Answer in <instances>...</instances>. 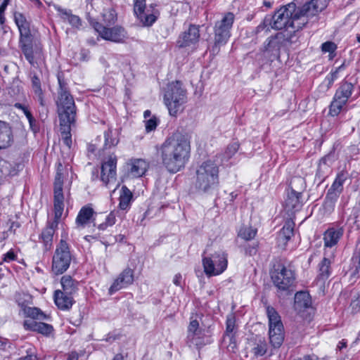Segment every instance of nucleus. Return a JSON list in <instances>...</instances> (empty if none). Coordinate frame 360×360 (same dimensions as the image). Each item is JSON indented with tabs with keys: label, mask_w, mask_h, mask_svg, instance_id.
<instances>
[{
	"label": "nucleus",
	"mask_w": 360,
	"mask_h": 360,
	"mask_svg": "<svg viewBox=\"0 0 360 360\" xmlns=\"http://www.w3.org/2000/svg\"><path fill=\"white\" fill-rule=\"evenodd\" d=\"M201 334L202 331L199 328L198 321L196 319L191 320L188 328L187 344L188 346L191 347L193 345L198 346L200 345V338Z\"/></svg>",
	"instance_id": "4be33fe9"
},
{
	"label": "nucleus",
	"mask_w": 360,
	"mask_h": 360,
	"mask_svg": "<svg viewBox=\"0 0 360 360\" xmlns=\"http://www.w3.org/2000/svg\"><path fill=\"white\" fill-rule=\"evenodd\" d=\"M72 295L69 293H65L60 290H56L53 295L56 305L61 310L70 309L75 302Z\"/></svg>",
	"instance_id": "412c9836"
},
{
	"label": "nucleus",
	"mask_w": 360,
	"mask_h": 360,
	"mask_svg": "<svg viewBox=\"0 0 360 360\" xmlns=\"http://www.w3.org/2000/svg\"><path fill=\"white\" fill-rule=\"evenodd\" d=\"M72 260L70 246L66 240L61 239L57 245L52 259V271L56 274H62L69 268Z\"/></svg>",
	"instance_id": "1a4fd4ad"
},
{
	"label": "nucleus",
	"mask_w": 360,
	"mask_h": 360,
	"mask_svg": "<svg viewBox=\"0 0 360 360\" xmlns=\"http://www.w3.org/2000/svg\"><path fill=\"white\" fill-rule=\"evenodd\" d=\"M13 141V132L9 124L0 120V149L6 148Z\"/></svg>",
	"instance_id": "b1692460"
},
{
	"label": "nucleus",
	"mask_w": 360,
	"mask_h": 360,
	"mask_svg": "<svg viewBox=\"0 0 360 360\" xmlns=\"http://www.w3.org/2000/svg\"><path fill=\"white\" fill-rule=\"evenodd\" d=\"M256 234V229H254L252 226H243L240 229L238 236L245 240H250L253 239Z\"/></svg>",
	"instance_id": "ea45409f"
},
{
	"label": "nucleus",
	"mask_w": 360,
	"mask_h": 360,
	"mask_svg": "<svg viewBox=\"0 0 360 360\" xmlns=\"http://www.w3.org/2000/svg\"><path fill=\"white\" fill-rule=\"evenodd\" d=\"M329 189L341 194L343 191V186H342V185L338 184V183L334 181L332 186H330V188Z\"/></svg>",
	"instance_id": "680f3d73"
},
{
	"label": "nucleus",
	"mask_w": 360,
	"mask_h": 360,
	"mask_svg": "<svg viewBox=\"0 0 360 360\" xmlns=\"http://www.w3.org/2000/svg\"><path fill=\"white\" fill-rule=\"evenodd\" d=\"M349 219L353 220L354 223H356L360 220V204L353 207Z\"/></svg>",
	"instance_id": "3c124183"
},
{
	"label": "nucleus",
	"mask_w": 360,
	"mask_h": 360,
	"mask_svg": "<svg viewBox=\"0 0 360 360\" xmlns=\"http://www.w3.org/2000/svg\"><path fill=\"white\" fill-rule=\"evenodd\" d=\"M20 46L25 58L32 65L42 60V47L40 44H34L33 38L20 41Z\"/></svg>",
	"instance_id": "2eb2a0df"
},
{
	"label": "nucleus",
	"mask_w": 360,
	"mask_h": 360,
	"mask_svg": "<svg viewBox=\"0 0 360 360\" xmlns=\"http://www.w3.org/2000/svg\"><path fill=\"white\" fill-rule=\"evenodd\" d=\"M116 165L117 157L114 154L109 155L107 160L102 163L101 179L105 186L112 182H115Z\"/></svg>",
	"instance_id": "dca6fc26"
},
{
	"label": "nucleus",
	"mask_w": 360,
	"mask_h": 360,
	"mask_svg": "<svg viewBox=\"0 0 360 360\" xmlns=\"http://www.w3.org/2000/svg\"><path fill=\"white\" fill-rule=\"evenodd\" d=\"M53 328L51 325L44 322H38L35 332L44 335H49L53 332Z\"/></svg>",
	"instance_id": "37998d69"
},
{
	"label": "nucleus",
	"mask_w": 360,
	"mask_h": 360,
	"mask_svg": "<svg viewBox=\"0 0 360 360\" xmlns=\"http://www.w3.org/2000/svg\"><path fill=\"white\" fill-rule=\"evenodd\" d=\"M15 106L17 108H19V109H21L23 112L25 113L26 111L28 110L27 108L25 107V105H23L21 103H17L15 104Z\"/></svg>",
	"instance_id": "774afa93"
},
{
	"label": "nucleus",
	"mask_w": 360,
	"mask_h": 360,
	"mask_svg": "<svg viewBox=\"0 0 360 360\" xmlns=\"http://www.w3.org/2000/svg\"><path fill=\"white\" fill-rule=\"evenodd\" d=\"M134 281V271L127 267L124 269L109 288V293L112 295L114 292L126 288L131 285Z\"/></svg>",
	"instance_id": "f3484780"
},
{
	"label": "nucleus",
	"mask_w": 360,
	"mask_h": 360,
	"mask_svg": "<svg viewBox=\"0 0 360 360\" xmlns=\"http://www.w3.org/2000/svg\"><path fill=\"white\" fill-rule=\"evenodd\" d=\"M88 20L95 31L105 40L122 43L127 38V32L122 26L116 25L108 27L90 17L88 18Z\"/></svg>",
	"instance_id": "9d476101"
},
{
	"label": "nucleus",
	"mask_w": 360,
	"mask_h": 360,
	"mask_svg": "<svg viewBox=\"0 0 360 360\" xmlns=\"http://www.w3.org/2000/svg\"><path fill=\"white\" fill-rule=\"evenodd\" d=\"M200 37L199 27L196 25H190L188 31L184 32L177 41L178 46L181 48L186 47L195 44Z\"/></svg>",
	"instance_id": "6ab92c4d"
},
{
	"label": "nucleus",
	"mask_w": 360,
	"mask_h": 360,
	"mask_svg": "<svg viewBox=\"0 0 360 360\" xmlns=\"http://www.w3.org/2000/svg\"><path fill=\"white\" fill-rule=\"evenodd\" d=\"M62 170L63 165L59 163L54 180V219L51 221H48L46 226L43 229L39 236L44 243L45 251L50 250L52 248L53 235L63 212V175Z\"/></svg>",
	"instance_id": "7ed1b4c3"
},
{
	"label": "nucleus",
	"mask_w": 360,
	"mask_h": 360,
	"mask_svg": "<svg viewBox=\"0 0 360 360\" xmlns=\"http://www.w3.org/2000/svg\"><path fill=\"white\" fill-rule=\"evenodd\" d=\"M134 11L143 26H151L158 19L160 12L150 4L146 8V0H136Z\"/></svg>",
	"instance_id": "4468645a"
},
{
	"label": "nucleus",
	"mask_w": 360,
	"mask_h": 360,
	"mask_svg": "<svg viewBox=\"0 0 360 360\" xmlns=\"http://www.w3.org/2000/svg\"><path fill=\"white\" fill-rule=\"evenodd\" d=\"M343 234L342 229L330 228L324 233L323 240L326 247L335 245Z\"/></svg>",
	"instance_id": "c756f323"
},
{
	"label": "nucleus",
	"mask_w": 360,
	"mask_h": 360,
	"mask_svg": "<svg viewBox=\"0 0 360 360\" xmlns=\"http://www.w3.org/2000/svg\"><path fill=\"white\" fill-rule=\"evenodd\" d=\"M118 143L117 132L113 131L111 128L104 132V145L102 148L103 150L117 146Z\"/></svg>",
	"instance_id": "c9c22d12"
},
{
	"label": "nucleus",
	"mask_w": 360,
	"mask_h": 360,
	"mask_svg": "<svg viewBox=\"0 0 360 360\" xmlns=\"http://www.w3.org/2000/svg\"><path fill=\"white\" fill-rule=\"evenodd\" d=\"M37 354L33 352L32 348L27 350V355L18 359L17 360H37Z\"/></svg>",
	"instance_id": "4d7b16f0"
},
{
	"label": "nucleus",
	"mask_w": 360,
	"mask_h": 360,
	"mask_svg": "<svg viewBox=\"0 0 360 360\" xmlns=\"http://www.w3.org/2000/svg\"><path fill=\"white\" fill-rule=\"evenodd\" d=\"M157 156L162 167L169 173L183 169L191 155L190 140L186 135L174 133L162 143L155 146Z\"/></svg>",
	"instance_id": "f03ea898"
},
{
	"label": "nucleus",
	"mask_w": 360,
	"mask_h": 360,
	"mask_svg": "<svg viewBox=\"0 0 360 360\" xmlns=\"http://www.w3.org/2000/svg\"><path fill=\"white\" fill-rule=\"evenodd\" d=\"M23 311L26 316L33 319H44L46 317L44 313L37 307H25Z\"/></svg>",
	"instance_id": "a19ab883"
},
{
	"label": "nucleus",
	"mask_w": 360,
	"mask_h": 360,
	"mask_svg": "<svg viewBox=\"0 0 360 360\" xmlns=\"http://www.w3.org/2000/svg\"><path fill=\"white\" fill-rule=\"evenodd\" d=\"M60 283L62 285V292L73 295L77 290L78 282L73 280L70 276H63L61 278Z\"/></svg>",
	"instance_id": "72a5a7b5"
},
{
	"label": "nucleus",
	"mask_w": 360,
	"mask_h": 360,
	"mask_svg": "<svg viewBox=\"0 0 360 360\" xmlns=\"http://www.w3.org/2000/svg\"><path fill=\"white\" fill-rule=\"evenodd\" d=\"M235 20V15L231 12L224 14L222 18L215 22L214 27V44L211 48L213 54L219 52L220 47L225 45L231 37V30Z\"/></svg>",
	"instance_id": "0eeeda50"
},
{
	"label": "nucleus",
	"mask_w": 360,
	"mask_h": 360,
	"mask_svg": "<svg viewBox=\"0 0 360 360\" xmlns=\"http://www.w3.org/2000/svg\"><path fill=\"white\" fill-rule=\"evenodd\" d=\"M103 22L105 24V26H110L114 25L117 20V16L115 11L110 10L107 13L103 14Z\"/></svg>",
	"instance_id": "c03bdc74"
},
{
	"label": "nucleus",
	"mask_w": 360,
	"mask_h": 360,
	"mask_svg": "<svg viewBox=\"0 0 360 360\" xmlns=\"http://www.w3.org/2000/svg\"><path fill=\"white\" fill-rule=\"evenodd\" d=\"M67 360H78V354L75 352H72L69 354Z\"/></svg>",
	"instance_id": "338daca9"
},
{
	"label": "nucleus",
	"mask_w": 360,
	"mask_h": 360,
	"mask_svg": "<svg viewBox=\"0 0 360 360\" xmlns=\"http://www.w3.org/2000/svg\"><path fill=\"white\" fill-rule=\"evenodd\" d=\"M302 194L292 191H288L287 197L285 200L284 206L288 212H296L302 207L301 202Z\"/></svg>",
	"instance_id": "bb28decb"
},
{
	"label": "nucleus",
	"mask_w": 360,
	"mask_h": 360,
	"mask_svg": "<svg viewBox=\"0 0 360 360\" xmlns=\"http://www.w3.org/2000/svg\"><path fill=\"white\" fill-rule=\"evenodd\" d=\"M128 175L132 178L142 176L146 172L148 165L143 159H135L128 164Z\"/></svg>",
	"instance_id": "5701e85b"
},
{
	"label": "nucleus",
	"mask_w": 360,
	"mask_h": 360,
	"mask_svg": "<svg viewBox=\"0 0 360 360\" xmlns=\"http://www.w3.org/2000/svg\"><path fill=\"white\" fill-rule=\"evenodd\" d=\"M257 252V245L249 246L245 248V254L248 255H255Z\"/></svg>",
	"instance_id": "052dcab7"
},
{
	"label": "nucleus",
	"mask_w": 360,
	"mask_h": 360,
	"mask_svg": "<svg viewBox=\"0 0 360 360\" xmlns=\"http://www.w3.org/2000/svg\"><path fill=\"white\" fill-rule=\"evenodd\" d=\"M14 20L18 27L27 21L25 17L20 13H15L14 14Z\"/></svg>",
	"instance_id": "bf43d9fd"
},
{
	"label": "nucleus",
	"mask_w": 360,
	"mask_h": 360,
	"mask_svg": "<svg viewBox=\"0 0 360 360\" xmlns=\"http://www.w3.org/2000/svg\"><path fill=\"white\" fill-rule=\"evenodd\" d=\"M290 191L302 194L306 188L305 179L300 176H294L290 180Z\"/></svg>",
	"instance_id": "4c0bfd02"
},
{
	"label": "nucleus",
	"mask_w": 360,
	"mask_h": 360,
	"mask_svg": "<svg viewBox=\"0 0 360 360\" xmlns=\"http://www.w3.org/2000/svg\"><path fill=\"white\" fill-rule=\"evenodd\" d=\"M297 41L298 36L295 34V32L285 30L268 37L263 44L262 51L265 57L273 60L280 57L282 47L290 46Z\"/></svg>",
	"instance_id": "39448f33"
},
{
	"label": "nucleus",
	"mask_w": 360,
	"mask_h": 360,
	"mask_svg": "<svg viewBox=\"0 0 360 360\" xmlns=\"http://www.w3.org/2000/svg\"><path fill=\"white\" fill-rule=\"evenodd\" d=\"M96 212L91 205L83 206L78 212L75 219L76 229H82L91 223H94V214ZM95 226V224H94Z\"/></svg>",
	"instance_id": "a211bd4d"
},
{
	"label": "nucleus",
	"mask_w": 360,
	"mask_h": 360,
	"mask_svg": "<svg viewBox=\"0 0 360 360\" xmlns=\"http://www.w3.org/2000/svg\"><path fill=\"white\" fill-rule=\"evenodd\" d=\"M269 336L271 345L275 348L280 347L284 340L283 326L278 325L277 327L269 328Z\"/></svg>",
	"instance_id": "cd10ccee"
},
{
	"label": "nucleus",
	"mask_w": 360,
	"mask_h": 360,
	"mask_svg": "<svg viewBox=\"0 0 360 360\" xmlns=\"http://www.w3.org/2000/svg\"><path fill=\"white\" fill-rule=\"evenodd\" d=\"M248 349L249 353L257 358L266 353L268 344L264 338L256 336L250 340Z\"/></svg>",
	"instance_id": "aec40b11"
},
{
	"label": "nucleus",
	"mask_w": 360,
	"mask_h": 360,
	"mask_svg": "<svg viewBox=\"0 0 360 360\" xmlns=\"http://www.w3.org/2000/svg\"><path fill=\"white\" fill-rule=\"evenodd\" d=\"M331 263L330 259L324 257L319 264V274L316 277L318 281L324 283L329 278L331 274Z\"/></svg>",
	"instance_id": "7c9ffc66"
},
{
	"label": "nucleus",
	"mask_w": 360,
	"mask_h": 360,
	"mask_svg": "<svg viewBox=\"0 0 360 360\" xmlns=\"http://www.w3.org/2000/svg\"><path fill=\"white\" fill-rule=\"evenodd\" d=\"M350 303L348 307L349 313L352 315L360 313V290L353 289L350 291Z\"/></svg>",
	"instance_id": "473e14b6"
},
{
	"label": "nucleus",
	"mask_w": 360,
	"mask_h": 360,
	"mask_svg": "<svg viewBox=\"0 0 360 360\" xmlns=\"http://www.w3.org/2000/svg\"><path fill=\"white\" fill-rule=\"evenodd\" d=\"M18 27L19 29L20 34V41H22L33 38L32 35L30 33V23L27 20L26 22H24V23H22Z\"/></svg>",
	"instance_id": "79ce46f5"
},
{
	"label": "nucleus",
	"mask_w": 360,
	"mask_h": 360,
	"mask_svg": "<svg viewBox=\"0 0 360 360\" xmlns=\"http://www.w3.org/2000/svg\"><path fill=\"white\" fill-rule=\"evenodd\" d=\"M55 9L58 12L60 17L64 21H68L72 27L79 28L82 25L80 18L73 15L70 10L62 8L59 6H54Z\"/></svg>",
	"instance_id": "c85d7f7f"
},
{
	"label": "nucleus",
	"mask_w": 360,
	"mask_h": 360,
	"mask_svg": "<svg viewBox=\"0 0 360 360\" xmlns=\"http://www.w3.org/2000/svg\"><path fill=\"white\" fill-rule=\"evenodd\" d=\"M158 126V120L155 117H153L146 121V130L148 132L152 131L156 129Z\"/></svg>",
	"instance_id": "8fccbe9b"
},
{
	"label": "nucleus",
	"mask_w": 360,
	"mask_h": 360,
	"mask_svg": "<svg viewBox=\"0 0 360 360\" xmlns=\"http://www.w3.org/2000/svg\"><path fill=\"white\" fill-rule=\"evenodd\" d=\"M38 322L34 320H25L23 322L24 328L27 330L34 331L37 328Z\"/></svg>",
	"instance_id": "864d4df0"
},
{
	"label": "nucleus",
	"mask_w": 360,
	"mask_h": 360,
	"mask_svg": "<svg viewBox=\"0 0 360 360\" xmlns=\"http://www.w3.org/2000/svg\"><path fill=\"white\" fill-rule=\"evenodd\" d=\"M337 49V45L333 41H326L322 44L321 50L323 52H328L330 54H333Z\"/></svg>",
	"instance_id": "09e8293b"
},
{
	"label": "nucleus",
	"mask_w": 360,
	"mask_h": 360,
	"mask_svg": "<svg viewBox=\"0 0 360 360\" xmlns=\"http://www.w3.org/2000/svg\"><path fill=\"white\" fill-rule=\"evenodd\" d=\"M16 259L17 255L15 254L13 250H11L4 255L3 261L5 262H10L16 260Z\"/></svg>",
	"instance_id": "13d9d810"
},
{
	"label": "nucleus",
	"mask_w": 360,
	"mask_h": 360,
	"mask_svg": "<svg viewBox=\"0 0 360 360\" xmlns=\"http://www.w3.org/2000/svg\"><path fill=\"white\" fill-rule=\"evenodd\" d=\"M271 278L274 285L281 291H287L293 285L295 273L281 263L274 266L271 272Z\"/></svg>",
	"instance_id": "f8f14e48"
},
{
	"label": "nucleus",
	"mask_w": 360,
	"mask_h": 360,
	"mask_svg": "<svg viewBox=\"0 0 360 360\" xmlns=\"http://www.w3.org/2000/svg\"><path fill=\"white\" fill-rule=\"evenodd\" d=\"M75 124V122H60V130L62 134V139L64 144L68 148L71 147L72 139H71V126Z\"/></svg>",
	"instance_id": "f704fd0d"
},
{
	"label": "nucleus",
	"mask_w": 360,
	"mask_h": 360,
	"mask_svg": "<svg viewBox=\"0 0 360 360\" xmlns=\"http://www.w3.org/2000/svg\"><path fill=\"white\" fill-rule=\"evenodd\" d=\"M31 75L32 88L34 93V96L40 105L44 106L45 103L44 100V92L41 89V79L35 72H32Z\"/></svg>",
	"instance_id": "2f4dec72"
},
{
	"label": "nucleus",
	"mask_w": 360,
	"mask_h": 360,
	"mask_svg": "<svg viewBox=\"0 0 360 360\" xmlns=\"http://www.w3.org/2000/svg\"><path fill=\"white\" fill-rule=\"evenodd\" d=\"M354 86L352 83L345 82L342 83L337 89L333 100L330 105L329 113L332 116H337L347 103L352 95Z\"/></svg>",
	"instance_id": "ddd939ff"
},
{
	"label": "nucleus",
	"mask_w": 360,
	"mask_h": 360,
	"mask_svg": "<svg viewBox=\"0 0 360 360\" xmlns=\"http://www.w3.org/2000/svg\"><path fill=\"white\" fill-rule=\"evenodd\" d=\"M345 68V63L344 62L341 65H340L333 73H332V78H331V82H333L335 79L338 77V74L340 71L343 70Z\"/></svg>",
	"instance_id": "e2e57ef3"
},
{
	"label": "nucleus",
	"mask_w": 360,
	"mask_h": 360,
	"mask_svg": "<svg viewBox=\"0 0 360 360\" xmlns=\"http://www.w3.org/2000/svg\"><path fill=\"white\" fill-rule=\"evenodd\" d=\"M349 174L347 172L342 171L338 174L335 181L338 183L339 185H342L343 186L344 183L348 179Z\"/></svg>",
	"instance_id": "5fc2aeb1"
},
{
	"label": "nucleus",
	"mask_w": 360,
	"mask_h": 360,
	"mask_svg": "<svg viewBox=\"0 0 360 360\" xmlns=\"http://www.w3.org/2000/svg\"><path fill=\"white\" fill-rule=\"evenodd\" d=\"M335 203V202H333L332 201L325 200L324 203H323V207H324L325 210H326L328 212H330L334 209Z\"/></svg>",
	"instance_id": "0e129e2a"
},
{
	"label": "nucleus",
	"mask_w": 360,
	"mask_h": 360,
	"mask_svg": "<svg viewBox=\"0 0 360 360\" xmlns=\"http://www.w3.org/2000/svg\"><path fill=\"white\" fill-rule=\"evenodd\" d=\"M294 226L295 224L293 221L290 220L285 221L283 227L279 231L277 236V241L279 246H283L284 248L288 241L294 235Z\"/></svg>",
	"instance_id": "393cba45"
},
{
	"label": "nucleus",
	"mask_w": 360,
	"mask_h": 360,
	"mask_svg": "<svg viewBox=\"0 0 360 360\" xmlns=\"http://www.w3.org/2000/svg\"><path fill=\"white\" fill-rule=\"evenodd\" d=\"M226 324V334L227 335H230L233 332V330L236 326V317H235L234 314H231L227 316Z\"/></svg>",
	"instance_id": "49530a36"
},
{
	"label": "nucleus",
	"mask_w": 360,
	"mask_h": 360,
	"mask_svg": "<svg viewBox=\"0 0 360 360\" xmlns=\"http://www.w3.org/2000/svg\"><path fill=\"white\" fill-rule=\"evenodd\" d=\"M266 314L269 319V328L277 327L278 325L283 326L281 316L273 307H266Z\"/></svg>",
	"instance_id": "e433bc0d"
},
{
	"label": "nucleus",
	"mask_w": 360,
	"mask_h": 360,
	"mask_svg": "<svg viewBox=\"0 0 360 360\" xmlns=\"http://www.w3.org/2000/svg\"><path fill=\"white\" fill-rule=\"evenodd\" d=\"M227 254L222 251L202 257L204 271L209 277L223 273L227 268Z\"/></svg>",
	"instance_id": "9b49d317"
},
{
	"label": "nucleus",
	"mask_w": 360,
	"mask_h": 360,
	"mask_svg": "<svg viewBox=\"0 0 360 360\" xmlns=\"http://www.w3.org/2000/svg\"><path fill=\"white\" fill-rule=\"evenodd\" d=\"M164 99L169 114L176 116L183 110V105L187 101L186 90L179 82H172L168 85Z\"/></svg>",
	"instance_id": "6e6552de"
},
{
	"label": "nucleus",
	"mask_w": 360,
	"mask_h": 360,
	"mask_svg": "<svg viewBox=\"0 0 360 360\" xmlns=\"http://www.w3.org/2000/svg\"><path fill=\"white\" fill-rule=\"evenodd\" d=\"M238 148L239 144L237 142L229 144L224 152L225 158L226 159L231 158L238 151Z\"/></svg>",
	"instance_id": "de8ad7c7"
},
{
	"label": "nucleus",
	"mask_w": 360,
	"mask_h": 360,
	"mask_svg": "<svg viewBox=\"0 0 360 360\" xmlns=\"http://www.w3.org/2000/svg\"><path fill=\"white\" fill-rule=\"evenodd\" d=\"M58 80L59 89L56 105L59 121L75 122L76 106L74 98L69 91L67 83L60 75L58 76Z\"/></svg>",
	"instance_id": "423d86ee"
},
{
	"label": "nucleus",
	"mask_w": 360,
	"mask_h": 360,
	"mask_svg": "<svg viewBox=\"0 0 360 360\" xmlns=\"http://www.w3.org/2000/svg\"><path fill=\"white\" fill-rule=\"evenodd\" d=\"M311 305L310 295L306 292H298L295 295L294 309L298 313L305 309L309 308Z\"/></svg>",
	"instance_id": "a878e982"
},
{
	"label": "nucleus",
	"mask_w": 360,
	"mask_h": 360,
	"mask_svg": "<svg viewBox=\"0 0 360 360\" xmlns=\"http://www.w3.org/2000/svg\"><path fill=\"white\" fill-rule=\"evenodd\" d=\"M116 215L114 212H111L106 217L105 221L98 225L99 230H105L108 226H111L115 224Z\"/></svg>",
	"instance_id": "a18cd8bd"
},
{
	"label": "nucleus",
	"mask_w": 360,
	"mask_h": 360,
	"mask_svg": "<svg viewBox=\"0 0 360 360\" xmlns=\"http://www.w3.org/2000/svg\"><path fill=\"white\" fill-rule=\"evenodd\" d=\"M132 198V193L127 186H124L121 189V194L120 196L119 206L121 210H126L131 202Z\"/></svg>",
	"instance_id": "58836bf2"
},
{
	"label": "nucleus",
	"mask_w": 360,
	"mask_h": 360,
	"mask_svg": "<svg viewBox=\"0 0 360 360\" xmlns=\"http://www.w3.org/2000/svg\"><path fill=\"white\" fill-rule=\"evenodd\" d=\"M316 3L317 0H311L302 7H297L293 2L290 3L281 7L272 17H266L264 26L270 25L274 30L292 28L290 32H295L297 34L308 23L309 18L319 11Z\"/></svg>",
	"instance_id": "f257e3e1"
},
{
	"label": "nucleus",
	"mask_w": 360,
	"mask_h": 360,
	"mask_svg": "<svg viewBox=\"0 0 360 360\" xmlns=\"http://www.w3.org/2000/svg\"><path fill=\"white\" fill-rule=\"evenodd\" d=\"M195 188L202 193H210L219 185V167L212 160L202 162L196 169Z\"/></svg>",
	"instance_id": "20e7f679"
},
{
	"label": "nucleus",
	"mask_w": 360,
	"mask_h": 360,
	"mask_svg": "<svg viewBox=\"0 0 360 360\" xmlns=\"http://www.w3.org/2000/svg\"><path fill=\"white\" fill-rule=\"evenodd\" d=\"M24 114L25 115L26 117L27 118V120L29 121V123H30L31 129L34 131H37L38 130V127H37V124H36L37 122H36V120L32 116V115L30 112V111L28 110Z\"/></svg>",
	"instance_id": "603ef678"
},
{
	"label": "nucleus",
	"mask_w": 360,
	"mask_h": 360,
	"mask_svg": "<svg viewBox=\"0 0 360 360\" xmlns=\"http://www.w3.org/2000/svg\"><path fill=\"white\" fill-rule=\"evenodd\" d=\"M340 193L335 192L334 191H331L330 189H328L325 200L332 201L333 202H335L338 199Z\"/></svg>",
	"instance_id": "6e6d98bb"
},
{
	"label": "nucleus",
	"mask_w": 360,
	"mask_h": 360,
	"mask_svg": "<svg viewBox=\"0 0 360 360\" xmlns=\"http://www.w3.org/2000/svg\"><path fill=\"white\" fill-rule=\"evenodd\" d=\"M181 278H182L181 275L180 274H176V275L174 276V279H173V283H174L176 285L179 286V285H180V284H181Z\"/></svg>",
	"instance_id": "69168bd1"
}]
</instances>
